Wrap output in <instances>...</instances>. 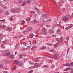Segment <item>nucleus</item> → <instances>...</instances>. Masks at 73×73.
I'll use <instances>...</instances> for the list:
<instances>
[{
	"mask_svg": "<svg viewBox=\"0 0 73 73\" xmlns=\"http://www.w3.org/2000/svg\"><path fill=\"white\" fill-rule=\"evenodd\" d=\"M2 54L4 56H9L10 54V52H9L7 50H5L4 52L2 53Z\"/></svg>",
	"mask_w": 73,
	"mask_h": 73,
	"instance_id": "obj_1",
	"label": "nucleus"
},
{
	"mask_svg": "<svg viewBox=\"0 0 73 73\" xmlns=\"http://www.w3.org/2000/svg\"><path fill=\"white\" fill-rule=\"evenodd\" d=\"M62 20H64V22H66L67 21H68L69 20V18L68 16H66L63 17L62 18Z\"/></svg>",
	"mask_w": 73,
	"mask_h": 73,
	"instance_id": "obj_2",
	"label": "nucleus"
},
{
	"mask_svg": "<svg viewBox=\"0 0 73 73\" xmlns=\"http://www.w3.org/2000/svg\"><path fill=\"white\" fill-rule=\"evenodd\" d=\"M3 63L4 64H7L10 63V61L9 60H6L3 61Z\"/></svg>",
	"mask_w": 73,
	"mask_h": 73,
	"instance_id": "obj_3",
	"label": "nucleus"
},
{
	"mask_svg": "<svg viewBox=\"0 0 73 73\" xmlns=\"http://www.w3.org/2000/svg\"><path fill=\"white\" fill-rule=\"evenodd\" d=\"M63 39H64V38H63V37H61L60 39L59 38H57V40H58V41L57 42V43H58V42H59V43H61V42H62L61 41V40H63Z\"/></svg>",
	"mask_w": 73,
	"mask_h": 73,
	"instance_id": "obj_4",
	"label": "nucleus"
},
{
	"mask_svg": "<svg viewBox=\"0 0 73 73\" xmlns=\"http://www.w3.org/2000/svg\"><path fill=\"white\" fill-rule=\"evenodd\" d=\"M42 17H45L46 18H48L49 17V15L48 14H42Z\"/></svg>",
	"mask_w": 73,
	"mask_h": 73,
	"instance_id": "obj_5",
	"label": "nucleus"
},
{
	"mask_svg": "<svg viewBox=\"0 0 73 73\" xmlns=\"http://www.w3.org/2000/svg\"><path fill=\"white\" fill-rule=\"evenodd\" d=\"M7 26L5 25H0V29H5L6 28Z\"/></svg>",
	"mask_w": 73,
	"mask_h": 73,
	"instance_id": "obj_6",
	"label": "nucleus"
},
{
	"mask_svg": "<svg viewBox=\"0 0 73 73\" xmlns=\"http://www.w3.org/2000/svg\"><path fill=\"white\" fill-rule=\"evenodd\" d=\"M58 56H59V55L58 54H56L54 55V58L55 59H58Z\"/></svg>",
	"mask_w": 73,
	"mask_h": 73,
	"instance_id": "obj_7",
	"label": "nucleus"
},
{
	"mask_svg": "<svg viewBox=\"0 0 73 73\" xmlns=\"http://www.w3.org/2000/svg\"><path fill=\"white\" fill-rule=\"evenodd\" d=\"M23 3L22 6H25L27 4V1H24L23 2Z\"/></svg>",
	"mask_w": 73,
	"mask_h": 73,
	"instance_id": "obj_8",
	"label": "nucleus"
},
{
	"mask_svg": "<svg viewBox=\"0 0 73 73\" xmlns=\"http://www.w3.org/2000/svg\"><path fill=\"white\" fill-rule=\"evenodd\" d=\"M23 65V63L21 62H19L18 64H17L18 66H21Z\"/></svg>",
	"mask_w": 73,
	"mask_h": 73,
	"instance_id": "obj_9",
	"label": "nucleus"
},
{
	"mask_svg": "<svg viewBox=\"0 0 73 73\" xmlns=\"http://www.w3.org/2000/svg\"><path fill=\"white\" fill-rule=\"evenodd\" d=\"M63 66H68L69 67L71 66V64L69 63H66L63 65Z\"/></svg>",
	"mask_w": 73,
	"mask_h": 73,
	"instance_id": "obj_10",
	"label": "nucleus"
},
{
	"mask_svg": "<svg viewBox=\"0 0 73 73\" xmlns=\"http://www.w3.org/2000/svg\"><path fill=\"white\" fill-rule=\"evenodd\" d=\"M19 62H20V61H19L18 60H16L15 61L14 64H16L17 65V64H19Z\"/></svg>",
	"mask_w": 73,
	"mask_h": 73,
	"instance_id": "obj_11",
	"label": "nucleus"
},
{
	"mask_svg": "<svg viewBox=\"0 0 73 73\" xmlns=\"http://www.w3.org/2000/svg\"><path fill=\"white\" fill-rule=\"evenodd\" d=\"M36 68H40L41 66V65L38 63H36Z\"/></svg>",
	"mask_w": 73,
	"mask_h": 73,
	"instance_id": "obj_12",
	"label": "nucleus"
},
{
	"mask_svg": "<svg viewBox=\"0 0 73 73\" xmlns=\"http://www.w3.org/2000/svg\"><path fill=\"white\" fill-rule=\"evenodd\" d=\"M20 44L19 43L17 44L15 47V49H16L17 48H18V47H19V46H20Z\"/></svg>",
	"mask_w": 73,
	"mask_h": 73,
	"instance_id": "obj_13",
	"label": "nucleus"
},
{
	"mask_svg": "<svg viewBox=\"0 0 73 73\" xmlns=\"http://www.w3.org/2000/svg\"><path fill=\"white\" fill-rule=\"evenodd\" d=\"M33 23L36 24V23H37L38 21L36 19H34L33 21Z\"/></svg>",
	"mask_w": 73,
	"mask_h": 73,
	"instance_id": "obj_14",
	"label": "nucleus"
},
{
	"mask_svg": "<svg viewBox=\"0 0 73 73\" xmlns=\"http://www.w3.org/2000/svg\"><path fill=\"white\" fill-rule=\"evenodd\" d=\"M48 33V32L46 31H44L43 32V34L45 36H46V35Z\"/></svg>",
	"mask_w": 73,
	"mask_h": 73,
	"instance_id": "obj_15",
	"label": "nucleus"
},
{
	"mask_svg": "<svg viewBox=\"0 0 73 73\" xmlns=\"http://www.w3.org/2000/svg\"><path fill=\"white\" fill-rule=\"evenodd\" d=\"M11 12H13V13H15V12H16L15 9H12L11 10Z\"/></svg>",
	"mask_w": 73,
	"mask_h": 73,
	"instance_id": "obj_16",
	"label": "nucleus"
},
{
	"mask_svg": "<svg viewBox=\"0 0 73 73\" xmlns=\"http://www.w3.org/2000/svg\"><path fill=\"white\" fill-rule=\"evenodd\" d=\"M34 61L37 62H38V61H39V59L38 58H36L34 60Z\"/></svg>",
	"mask_w": 73,
	"mask_h": 73,
	"instance_id": "obj_17",
	"label": "nucleus"
},
{
	"mask_svg": "<svg viewBox=\"0 0 73 73\" xmlns=\"http://www.w3.org/2000/svg\"><path fill=\"white\" fill-rule=\"evenodd\" d=\"M25 21H24V20H23L22 22V23H21V24L22 25H24L25 24Z\"/></svg>",
	"mask_w": 73,
	"mask_h": 73,
	"instance_id": "obj_18",
	"label": "nucleus"
},
{
	"mask_svg": "<svg viewBox=\"0 0 73 73\" xmlns=\"http://www.w3.org/2000/svg\"><path fill=\"white\" fill-rule=\"evenodd\" d=\"M30 18H28L27 19L26 21L28 23H29V21H30Z\"/></svg>",
	"mask_w": 73,
	"mask_h": 73,
	"instance_id": "obj_19",
	"label": "nucleus"
},
{
	"mask_svg": "<svg viewBox=\"0 0 73 73\" xmlns=\"http://www.w3.org/2000/svg\"><path fill=\"white\" fill-rule=\"evenodd\" d=\"M58 43H60L59 42H58V43H57L56 44H55L54 46V48H57V46H58V44H58Z\"/></svg>",
	"mask_w": 73,
	"mask_h": 73,
	"instance_id": "obj_20",
	"label": "nucleus"
},
{
	"mask_svg": "<svg viewBox=\"0 0 73 73\" xmlns=\"http://www.w3.org/2000/svg\"><path fill=\"white\" fill-rule=\"evenodd\" d=\"M37 48V46H33L31 48V49L32 50H33V49H35V48Z\"/></svg>",
	"mask_w": 73,
	"mask_h": 73,
	"instance_id": "obj_21",
	"label": "nucleus"
},
{
	"mask_svg": "<svg viewBox=\"0 0 73 73\" xmlns=\"http://www.w3.org/2000/svg\"><path fill=\"white\" fill-rule=\"evenodd\" d=\"M67 16L69 17L70 18V19H72V16L70 14L67 15Z\"/></svg>",
	"mask_w": 73,
	"mask_h": 73,
	"instance_id": "obj_22",
	"label": "nucleus"
},
{
	"mask_svg": "<svg viewBox=\"0 0 73 73\" xmlns=\"http://www.w3.org/2000/svg\"><path fill=\"white\" fill-rule=\"evenodd\" d=\"M34 68H37V66H36V63H35L34 66L33 67Z\"/></svg>",
	"mask_w": 73,
	"mask_h": 73,
	"instance_id": "obj_23",
	"label": "nucleus"
},
{
	"mask_svg": "<svg viewBox=\"0 0 73 73\" xmlns=\"http://www.w3.org/2000/svg\"><path fill=\"white\" fill-rule=\"evenodd\" d=\"M12 27H8L7 29L8 30H9V31H11L12 30Z\"/></svg>",
	"mask_w": 73,
	"mask_h": 73,
	"instance_id": "obj_24",
	"label": "nucleus"
},
{
	"mask_svg": "<svg viewBox=\"0 0 73 73\" xmlns=\"http://www.w3.org/2000/svg\"><path fill=\"white\" fill-rule=\"evenodd\" d=\"M50 52H55V51L54 50V49H51L50 50Z\"/></svg>",
	"mask_w": 73,
	"mask_h": 73,
	"instance_id": "obj_25",
	"label": "nucleus"
},
{
	"mask_svg": "<svg viewBox=\"0 0 73 73\" xmlns=\"http://www.w3.org/2000/svg\"><path fill=\"white\" fill-rule=\"evenodd\" d=\"M68 27L70 28H72L73 27V25L71 24L68 26Z\"/></svg>",
	"mask_w": 73,
	"mask_h": 73,
	"instance_id": "obj_26",
	"label": "nucleus"
},
{
	"mask_svg": "<svg viewBox=\"0 0 73 73\" xmlns=\"http://www.w3.org/2000/svg\"><path fill=\"white\" fill-rule=\"evenodd\" d=\"M31 3V0H28L27 2V4H28L29 3Z\"/></svg>",
	"mask_w": 73,
	"mask_h": 73,
	"instance_id": "obj_27",
	"label": "nucleus"
},
{
	"mask_svg": "<svg viewBox=\"0 0 73 73\" xmlns=\"http://www.w3.org/2000/svg\"><path fill=\"white\" fill-rule=\"evenodd\" d=\"M3 43L4 44H5L7 43V41H3Z\"/></svg>",
	"mask_w": 73,
	"mask_h": 73,
	"instance_id": "obj_28",
	"label": "nucleus"
},
{
	"mask_svg": "<svg viewBox=\"0 0 73 73\" xmlns=\"http://www.w3.org/2000/svg\"><path fill=\"white\" fill-rule=\"evenodd\" d=\"M23 58V56L21 55H20L19 56V58L21 59V58Z\"/></svg>",
	"mask_w": 73,
	"mask_h": 73,
	"instance_id": "obj_29",
	"label": "nucleus"
},
{
	"mask_svg": "<svg viewBox=\"0 0 73 73\" xmlns=\"http://www.w3.org/2000/svg\"><path fill=\"white\" fill-rule=\"evenodd\" d=\"M15 12H19V11H20V10L18 9H15Z\"/></svg>",
	"mask_w": 73,
	"mask_h": 73,
	"instance_id": "obj_30",
	"label": "nucleus"
},
{
	"mask_svg": "<svg viewBox=\"0 0 73 73\" xmlns=\"http://www.w3.org/2000/svg\"><path fill=\"white\" fill-rule=\"evenodd\" d=\"M67 68V71H69V70H71V69H72L70 68Z\"/></svg>",
	"mask_w": 73,
	"mask_h": 73,
	"instance_id": "obj_31",
	"label": "nucleus"
},
{
	"mask_svg": "<svg viewBox=\"0 0 73 73\" xmlns=\"http://www.w3.org/2000/svg\"><path fill=\"white\" fill-rule=\"evenodd\" d=\"M32 29V28L31 27H30L28 28V30L29 31H31Z\"/></svg>",
	"mask_w": 73,
	"mask_h": 73,
	"instance_id": "obj_32",
	"label": "nucleus"
},
{
	"mask_svg": "<svg viewBox=\"0 0 73 73\" xmlns=\"http://www.w3.org/2000/svg\"><path fill=\"white\" fill-rule=\"evenodd\" d=\"M1 46L2 48H4V45L2 44H1Z\"/></svg>",
	"mask_w": 73,
	"mask_h": 73,
	"instance_id": "obj_33",
	"label": "nucleus"
},
{
	"mask_svg": "<svg viewBox=\"0 0 73 73\" xmlns=\"http://www.w3.org/2000/svg\"><path fill=\"white\" fill-rule=\"evenodd\" d=\"M23 2L22 0H19V1H18V3H21Z\"/></svg>",
	"mask_w": 73,
	"mask_h": 73,
	"instance_id": "obj_34",
	"label": "nucleus"
},
{
	"mask_svg": "<svg viewBox=\"0 0 73 73\" xmlns=\"http://www.w3.org/2000/svg\"><path fill=\"white\" fill-rule=\"evenodd\" d=\"M22 43L24 45H26V44H27V42H23Z\"/></svg>",
	"mask_w": 73,
	"mask_h": 73,
	"instance_id": "obj_35",
	"label": "nucleus"
},
{
	"mask_svg": "<svg viewBox=\"0 0 73 73\" xmlns=\"http://www.w3.org/2000/svg\"><path fill=\"white\" fill-rule=\"evenodd\" d=\"M5 13L6 15H9V13L8 12V11H6Z\"/></svg>",
	"mask_w": 73,
	"mask_h": 73,
	"instance_id": "obj_36",
	"label": "nucleus"
},
{
	"mask_svg": "<svg viewBox=\"0 0 73 73\" xmlns=\"http://www.w3.org/2000/svg\"><path fill=\"white\" fill-rule=\"evenodd\" d=\"M69 50H70V49L69 48H68V50H67V55L68 53H69Z\"/></svg>",
	"mask_w": 73,
	"mask_h": 73,
	"instance_id": "obj_37",
	"label": "nucleus"
},
{
	"mask_svg": "<svg viewBox=\"0 0 73 73\" xmlns=\"http://www.w3.org/2000/svg\"><path fill=\"white\" fill-rule=\"evenodd\" d=\"M30 12L32 14H34V13H35V12H34L33 11H30Z\"/></svg>",
	"mask_w": 73,
	"mask_h": 73,
	"instance_id": "obj_38",
	"label": "nucleus"
},
{
	"mask_svg": "<svg viewBox=\"0 0 73 73\" xmlns=\"http://www.w3.org/2000/svg\"><path fill=\"white\" fill-rule=\"evenodd\" d=\"M9 56H10L9 57V58H11V57H13V55L11 54H10Z\"/></svg>",
	"mask_w": 73,
	"mask_h": 73,
	"instance_id": "obj_39",
	"label": "nucleus"
},
{
	"mask_svg": "<svg viewBox=\"0 0 73 73\" xmlns=\"http://www.w3.org/2000/svg\"><path fill=\"white\" fill-rule=\"evenodd\" d=\"M0 68L1 69H2L3 68V65L2 64H1L0 65Z\"/></svg>",
	"mask_w": 73,
	"mask_h": 73,
	"instance_id": "obj_40",
	"label": "nucleus"
},
{
	"mask_svg": "<svg viewBox=\"0 0 73 73\" xmlns=\"http://www.w3.org/2000/svg\"><path fill=\"white\" fill-rule=\"evenodd\" d=\"M16 69V66H15L13 68L12 71H13V70H15V69Z\"/></svg>",
	"mask_w": 73,
	"mask_h": 73,
	"instance_id": "obj_41",
	"label": "nucleus"
},
{
	"mask_svg": "<svg viewBox=\"0 0 73 73\" xmlns=\"http://www.w3.org/2000/svg\"><path fill=\"white\" fill-rule=\"evenodd\" d=\"M49 66L46 65H44L43 66L44 68H47V67H48Z\"/></svg>",
	"mask_w": 73,
	"mask_h": 73,
	"instance_id": "obj_42",
	"label": "nucleus"
},
{
	"mask_svg": "<svg viewBox=\"0 0 73 73\" xmlns=\"http://www.w3.org/2000/svg\"><path fill=\"white\" fill-rule=\"evenodd\" d=\"M46 48V47L45 46H44V47H43L42 48L40 49H41V50H42V49H45Z\"/></svg>",
	"mask_w": 73,
	"mask_h": 73,
	"instance_id": "obj_43",
	"label": "nucleus"
},
{
	"mask_svg": "<svg viewBox=\"0 0 73 73\" xmlns=\"http://www.w3.org/2000/svg\"><path fill=\"white\" fill-rule=\"evenodd\" d=\"M67 71H68L67 68L64 69L63 70V72H67Z\"/></svg>",
	"mask_w": 73,
	"mask_h": 73,
	"instance_id": "obj_44",
	"label": "nucleus"
},
{
	"mask_svg": "<svg viewBox=\"0 0 73 73\" xmlns=\"http://www.w3.org/2000/svg\"><path fill=\"white\" fill-rule=\"evenodd\" d=\"M61 30V29H59L58 30H57V32H60V30Z\"/></svg>",
	"mask_w": 73,
	"mask_h": 73,
	"instance_id": "obj_45",
	"label": "nucleus"
},
{
	"mask_svg": "<svg viewBox=\"0 0 73 73\" xmlns=\"http://www.w3.org/2000/svg\"><path fill=\"white\" fill-rule=\"evenodd\" d=\"M5 19H3V20H1L0 21H2V22H5Z\"/></svg>",
	"mask_w": 73,
	"mask_h": 73,
	"instance_id": "obj_46",
	"label": "nucleus"
},
{
	"mask_svg": "<svg viewBox=\"0 0 73 73\" xmlns=\"http://www.w3.org/2000/svg\"><path fill=\"white\" fill-rule=\"evenodd\" d=\"M36 10L37 12H38V13H39V12H40V11H39V10L38 9H37Z\"/></svg>",
	"mask_w": 73,
	"mask_h": 73,
	"instance_id": "obj_47",
	"label": "nucleus"
},
{
	"mask_svg": "<svg viewBox=\"0 0 73 73\" xmlns=\"http://www.w3.org/2000/svg\"><path fill=\"white\" fill-rule=\"evenodd\" d=\"M10 21H12L13 20V19H12V17H11V18H10Z\"/></svg>",
	"mask_w": 73,
	"mask_h": 73,
	"instance_id": "obj_48",
	"label": "nucleus"
},
{
	"mask_svg": "<svg viewBox=\"0 0 73 73\" xmlns=\"http://www.w3.org/2000/svg\"><path fill=\"white\" fill-rule=\"evenodd\" d=\"M2 12H3V10L0 8V13H2Z\"/></svg>",
	"mask_w": 73,
	"mask_h": 73,
	"instance_id": "obj_49",
	"label": "nucleus"
},
{
	"mask_svg": "<svg viewBox=\"0 0 73 73\" xmlns=\"http://www.w3.org/2000/svg\"><path fill=\"white\" fill-rule=\"evenodd\" d=\"M71 70H72L71 71L70 73H73V68H71Z\"/></svg>",
	"mask_w": 73,
	"mask_h": 73,
	"instance_id": "obj_50",
	"label": "nucleus"
},
{
	"mask_svg": "<svg viewBox=\"0 0 73 73\" xmlns=\"http://www.w3.org/2000/svg\"><path fill=\"white\" fill-rule=\"evenodd\" d=\"M62 4L60 3L59 4V7H61V6H62Z\"/></svg>",
	"mask_w": 73,
	"mask_h": 73,
	"instance_id": "obj_51",
	"label": "nucleus"
},
{
	"mask_svg": "<svg viewBox=\"0 0 73 73\" xmlns=\"http://www.w3.org/2000/svg\"><path fill=\"white\" fill-rule=\"evenodd\" d=\"M18 38V37L17 36H15V37H14L13 38Z\"/></svg>",
	"mask_w": 73,
	"mask_h": 73,
	"instance_id": "obj_52",
	"label": "nucleus"
},
{
	"mask_svg": "<svg viewBox=\"0 0 73 73\" xmlns=\"http://www.w3.org/2000/svg\"><path fill=\"white\" fill-rule=\"evenodd\" d=\"M66 39L67 41H68V40H69V38L68 37H67L66 38Z\"/></svg>",
	"mask_w": 73,
	"mask_h": 73,
	"instance_id": "obj_53",
	"label": "nucleus"
},
{
	"mask_svg": "<svg viewBox=\"0 0 73 73\" xmlns=\"http://www.w3.org/2000/svg\"><path fill=\"white\" fill-rule=\"evenodd\" d=\"M69 28H70L69 27V26H68V27H66L65 29H69Z\"/></svg>",
	"mask_w": 73,
	"mask_h": 73,
	"instance_id": "obj_54",
	"label": "nucleus"
},
{
	"mask_svg": "<svg viewBox=\"0 0 73 73\" xmlns=\"http://www.w3.org/2000/svg\"><path fill=\"white\" fill-rule=\"evenodd\" d=\"M37 42V40H35V41H34V44H35Z\"/></svg>",
	"mask_w": 73,
	"mask_h": 73,
	"instance_id": "obj_55",
	"label": "nucleus"
},
{
	"mask_svg": "<svg viewBox=\"0 0 73 73\" xmlns=\"http://www.w3.org/2000/svg\"><path fill=\"white\" fill-rule=\"evenodd\" d=\"M28 32V30H25V31H23V33H25V32Z\"/></svg>",
	"mask_w": 73,
	"mask_h": 73,
	"instance_id": "obj_56",
	"label": "nucleus"
},
{
	"mask_svg": "<svg viewBox=\"0 0 73 73\" xmlns=\"http://www.w3.org/2000/svg\"><path fill=\"white\" fill-rule=\"evenodd\" d=\"M23 56L25 57V56H26V55L25 54H23Z\"/></svg>",
	"mask_w": 73,
	"mask_h": 73,
	"instance_id": "obj_57",
	"label": "nucleus"
},
{
	"mask_svg": "<svg viewBox=\"0 0 73 73\" xmlns=\"http://www.w3.org/2000/svg\"><path fill=\"white\" fill-rule=\"evenodd\" d=\"M23 35L22 34H21L20 35V38H21V37H23Z\"/></svg>",
	"mask_w": 73,
	"mask_h": 73,
	"instance_id": "obj_58",
	"label": "nucleus"
},
{
	"mask_svg": "<svg viewBox=\"0 0 73 73\" xmlns=\"http://www.w3.org/2000/svg\"><path fill=\"white\" fill-rule=\"evenodd\" d=\"M33 72V70H31L30 71H29V73H32Z\"/></svg>",
	"mask_w": 73,
	"mask_h": 73,
	"instance_id": "obj_59",
	"label": "nucleus"
},
{
	"mask_svg": "<svg viewBox=\"0 0 73 73\" xmlns=\"http://www.w3.org/2000/svg\"><path fill=\"white\" fill-rule=\"evenodd\" d=\"M46 26L47 27H50V26L49 25H46Z\"/></svg>",
	"mask_w": 73,
	"mask_h": 73,
	"instance_id": "obj_60",
	"label": "nucleus"
},
{
	"mask_svg": "<svg viewBox=\"0 0 73 73\" xmlns=\"http://www.w3.org/2000/svg\"><path fill=\"white\" fill-rule=\"evenodd\" d=\"M52 36H53V37H56V36L55 35H52Z\"/></svg>",
	"mask_w": 73,
	"mask_h": 73,
	"instance_id": "obj_61",
	"label": "nucleus"
},
{
	"mask_svg": "<svg viewBox=\"0 0 73 73\" xmlns=\"http://www.w3.org/2000/svg\"><path fill=\"white\" fill-rule=\"evenodd\" d=\"M34 8L35 9H36V10L37 9V8L35 6H34Z\"/></svg>",
	"mask_w": 73,
	"mask_h": 73,
	"instance_id": "obj_62",
	"label": "nucleus"
},
{
	"mask_svg": "<svg viewBox=\"0 0 73 73\" xmlns=\"http://www.w3.org/2000/svg\"><path fill=\"white\" fill-rule=\"evenodd\" d=\"M24 61L25 62H26V60H27V59H23Z\"/></svg>",
	"mask_w": 73,
	"mask_h": 73,
	"instance_id": "obj_63",
	"label": "nucleus"
},
{
	"mask_svg": "<svg viewBox=\"0 0 73 73\" xmlns=\"http://www.w3.org/2000/svg\"><path fill=\"white\" fill-rule=\"evenodd\" d=\"M51 21V19H50L49 20H47L46 21Z\"/></svg>",
	"mask_w": 73,
	"mask_h": 73,
	"instance_id": "obj_64",
	"label": "nucleus"
}]
</instances>
